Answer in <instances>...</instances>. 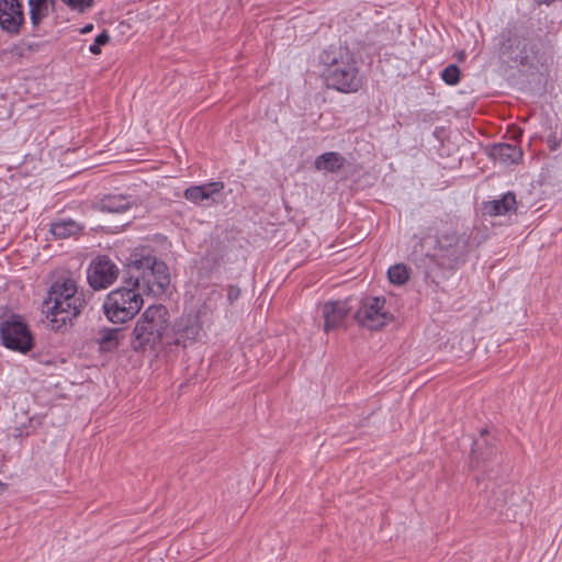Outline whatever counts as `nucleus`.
<instances>
[{
    "label": "nucleus",
    "instance_id": "nucleus-33",
    "mask_svg": "<svg viewBox=\"0 0 562 562\" xmlns=\"http://www.w3.org/2000/svg\"><path fill=\"white\" fill-rule=\"evenodd\" d=\"M5 488H7V484H4L0 481V495L5 491Z\"/></svg>",
    "mask_w": 562,
    "mask_h": 562
},
{
    "label": "nucleus",
    "instance_id": "nucleus-23",
    "mask_svg": "<svg viewBox=\"0 0 562 562\" xmlns=\"http://www.w3.org/2000/svg\"><path fill=\"white\" fill-rule=\"evenodd\" d=\"M92 296L93 292L78 291L76 284L72 283V318L81 313Z\"/></svg>",
    "mask_w": 562,
    "mask_h": 562
},
{
    "label": "nucleus",
    "instance_id": "nucleus-20",
    "mask_svg": "<svg viewBox=\"0 0 562 562\" xmlns=\"http://www.w3.org/2000/svg\"><path fill=\"white\" fill-rule=\"evenodd\" d=\"M517 201L513 192H507L498 200L490 201L485 204L484 210L488 215H505L510 211H516Z\"/></svg>",
    "mask_w": 562,
    "mask_h": 562
},
{
    "label": "nucleus",
    "instance_id": "nucleus-2",
    "mask_svg": "<svg viewBox=\"0 0 562 562\" xmlns=\"http://www.w3.org/2000/svg\"><path fill=\"white\" fill-rule=\"evenodd\" d=\"M325 66L326 86L342 93H355L363 85L356 59L347 48L325 49L319 56Z\"/></svg>",
    "mask_w": 562,
    "mask_h": 562
},
{
    "label": "nucleus",
    "instance_id": "nucleus-5",
    "mask_svg": "<svg viewBox=\"0 0 562 562\" xmlns=\"http://www.w3.org/2000/svg\"><path fill=\"white\" fill-rule=\"evenodd\" d=\"M70 277H61L48 290L47 297L42 305L50 329L66 331L70 322Z\"/></svg>",
    "mask_w": 562,
    "mask_h": 562
},
{
    "label": "nucleus",
    "instance_id": "nucleus-11",
    "mask_svg": "<svg viewBox=\"0 0 562 562\" xmlns=\"http://www.w3.org/2000/svg\"><path fill=\"white\" fill-rule=\"evenodd\" d=\"M24 23L23 5L20 0H0V27L16 35Z\"/></svg>",
    "mask_w": 562,
    "mask_h": 562
},
{
    "label": "nucleus",
    "instance_id": "nucleus-8",
    "mask_svg": "<svg viewBox=\"0 0 562 562\" xmlns=\"http://www.w3.org/2000/svg\"><path fill=\"white\" fill-rule=\"evenodd\" d=\"M384 297H367L361 301L353 318L362 327L379 330L393 319L392 314L384 311Z\"/></svg>",
    "mask_w": 562,
    "mask_h": 562
},
{
    "label": "nucleus",
    "instance_id": "nucleus-32",
    "mask_svg": "<svg viewBox=\"0 0 562 562\" xmlns=\"http://www.w3.org/2000/svg\"><path fill=\"white\" fill-rule=\"evenodd\" d=\"M555 0H535V2L538 4V5H541V4H551L553 3Z\"/></svg>",
    "mask_w": 562,
    "mask_h": 562
},
{
    "label": "nucleus",
    "instance_id": "nucleus-6",
    "mask_svg": "<svg viewBox=\"0 0 562 562\" xmlns=\"http://www.w3.org/2000/svg\"><path fill=\"white\" fill-rule=\"evenodd\" d=\"M143 303L140 292L135 286L126 284L106 295L103 302V312L111 323L123 324L138 314Z\"/></svg>",
    "mask_w": 562,
    "mask_h": 562
},
{
    "label": "nucleus",
    "instance_id": "nucleus-30",
    "mask_svg": "<svg viewBox=\"0 0 562 562\" xmlns=\"http://www.w3.org/2000/svg\"><path fill=\"white\" fill-rule=\"evenodd\" d=\"M547 145L551 151H554L560 147L561 140L558 138L555 134H551L547 138Z\"/></svg>",
    "mask_w": 562,
    "mask_h": 562
},
{
    "label": "nucleus",
    "instance_id": "nucleus-9",
    "mask_svg": "<svg viewBox=\"0 0 562 562\" xmlns=\"http://www.w3.org/2000/svg\"><path fill=\"white\" fill-rule=\"evenodd\" d=\"M119 273L117 266L109 257L98 256L88 267L87 279L93 290H102L112 285Z\"/></svg>",
    "mask_w": 562,
    "mask_h": 562
},
{
    "label": "nucleus",
    "instance_id": "nucleus-24",
    "mask_svg": "<svg viewBox=\"0 0 562 562\" xmlns=\"http://www.w3.org/2000/svg\"><path fill=\"white\" fill-rule=\"evenodd\" d=\"M387 278L391 283L402 285L408 280V271L405 265H394L387 270Z\"/></svg>",
    "mask_w": 562,
    "mask_h": 562
},
{
    "label": "nucleus",
    "instance_id": "nucleus-31",
    "mask_svg": "<svg viewBox=\"0 0 562 562\" xmlns=\"http://www.w3.org/2000/svg\"><path fill=\"white\" fill-rule=\"evenodd\" d=\"M92 30H93V24L89 23V24L85 25L82 29H80V33L87 34V33L91 32Z\"/></svg>",
    "mask_w": 562,
    "mask_h": 562
},
{
    "label": "nucleus",
    "instance_id": "nucleus-4",
    "mask_svg": "<svg viewBox=\"0 0 562 562\" xmlns=\"http://www.w3.org/2000/svg\"><path fill=\"white\" fill-rule=\"evenodd\" d=\"M170 325V315L166 306L150 305L137 319L132 333L131 346L134 351H155L162 345V339Z\"/></svg>",
    "mask_w": 562,
    "mask_h": 562
},
{
    "label": "nucleus",
    "instance_id": "nucleus-21",
    "mask_svg": "<svg viewBox=\"0 0 562 562\" xmlns=\"http://www.w3.org/2000/svg\"><path fill=\"white\" fill-rule=\"evenodd\" d=\"M122 328L103 327L99 330L97 342L103 352H112L117 349L121 340Z\"/></svg>",
    "mask_w": 562,
    "mask_h": 562
},
{
    "label": "nucleus",
    "instance_id": "nucleus-18",
    "mask_svg": "<svg viewBox=\"0 0 562 562\" xmlns=\"http://www.w3.org/2000/svg\"><path fill=\"white\" fill-rule=\"evenodd\" d=\"M346 158L337 151H327L316 157L314 167L331 173L339 172L346 165Z\"/></svg>",
    "mask_w": 562,
    "mask_h": 562
},
{
    "label": "nucleus",
    "instance_id": "nucleus-12",
    "mask_svg": "<svg viewBox=\"0 0 562 562\" xmlns=\"http://www.w3.org/2000/svg\"><path fill=\"white\" fill-rule=\"evenodd\" d=\"M201 329L202 323L198 314L183 315L173 325L177 336L175 344L186 347L188 342H193L198 339Z\"/></svg>",
    "mask_w": 562,
    "mask_h": 562
},
{
    "label": "nucleus",
    "instance_id": "nucleus-19",
    "mask_svg": "<svg viewBox=\"0 0 562 562\" xmlns=\"http://www.w3.org/2000/svg\"><path fill=\"white\" fill-rule=\"evenodd\" d=\"M132 206V198L122 193L104 195L100 201V209L109 213H122Z\"/></svg>",
    "mask_w": 562,
    "mask_h": 562
},
{
    "label": "nucleus",
    "instance_id": "nucleus-7",
    "mask_svg": "<svg viewBox=\"0 0 562 562\" xmlns=\"http://www.w3.org/2000/svg\"><path fill=\"white\" fill-rule=\"evenodd\" d=\"M0 339L2 345L13 351L26 353L33 348V337L19 315H9L0 318Z\"/></svg>",
    "mask_w": 562,
    "mask_h": 562
},
{
    "label": "nucleus",
    "instance_id": "nucleus-10",
    "mask_svg": "<svg viewBox=\"0 0 562 562\" xmlns=\"http://www.w3.org/2000/svg\"><path fill=\"white\" fill-rule=\"evenodd\" d=\"M352 299L328 301L322 305L324 331L328 333L345 327L348 315L352 312Z\"/></svg>",
    "mask_w": 562,
    "mask_h": 562
},
{
    "label": "nucleus",
    "instance_id": "nucleus-13",
    "mask_svg": "<svg viewBox=\"0 0 562 562\" xmlns=\"http://www.w3.org/2000/svg\"><path fill=\"white\" fill-rule=\"evenodd\" d=\"M532 48L527 38L522 36H512L502 46V54L506 55L509 60L520 65H527Z\"/></svg>",
    "mask_w": 562,
    "mask_h": 562
},
{
    "label": "nucleus",
    "instance_id": "nucleus-17",
    "mask_svg": "<svg viewBox=\"0 0 562 562\" xmlns=\"http://www.w3.org/2000/svg\"><path fill=\"white\" fill-rule=\"evenodd\" d=\"M490 156L505 165H512L522 158V150L514 144L501 143L491 148Z\"/></svg>",
    "mask_w": 562,
    "mask_h": 562
},
{
    "label": "nucleus",
    "instance_id": "nucleus-14",
    "mask_svg": "<svg viewBox=\"0 0 562 562\" xmlns=\"http://www.w3.org/2000/svg\"><path fill=\"white\" fill-rule=\"evenodd\" d=\"M494 497V509H498L501 513L506 506H508L507 510H509L512 506H516L517 501L525 503L521 488L514 484H506L499 487L495 491Z\"/></svg>",
    "mask_w": 562,
    "mask_h": 562
},
{
    "label": "nucleus",
    "instance_id": "nucleus-15",
    "mask_svg": "<svg viewBox=\"0 0 562 562\" xmlns=\"http://www.w3.org/2000/svg\"><path fill=\"white\" fill-rule=\"evenodd\" d=\"M224 189V183L221 181L209 182L201 186H192L184 190L183 196L194 203L200 204L204 200H210L215 193Z\"/></svg>",
    "mask_w": 562,
    "mask_h": 562
},
{
    "label": "nucleus",
    "instance_id": "nucleus-26",
    "mask_svg": "<svg viewBox=\"0 0 562 562\" xmlns=\"http://www.w3.org/2000/svg\"><path fill=\"white\" fill-rule=\"evenodd\" d=\"M50 233L56 238H67L70 236V222L60 221L53 223L50 226Z\"/></svg>",
    "mask_w": 562,
    "mask_h": 562
},
{
    "label": "nucleus",
    "instance_id": "nucleus-27",
    "mask_svg": "<svg viewBox=\"0 0 562 562\" xmlns=\"http://www.w3.org/2000/svg\"><path fill=\"white\" fill-rule=\"evenodd\" d=\"M110 42V35L106 31L100 33L95 38L93 44L90 45L89 50L93 55H99L101 53V46L108 44Z\"/></svg>",
    "mask_w": 562,
    "mask_h": 562
},
{
    "label": "nucleus",
    "instance_id": "nucleus-16",
    "mask_svg": "<svg viewBox=\"0 0 562 562\" xmlns=\"http://www.w3.org/2000/svg\"><path fill=\"white\" fill-rule=\"evenodd\" d=\"M487 430H481V437L473 441L471 449V462L479 467L481 462L488 461L495 454V448L486 438Z\"/></svg>",
    "mask_w": 562,
    "mask_h": 562
},
{
    "label": "nucleus",
    "instance_id": "nucleus-1",
    "mask_svg": "<svg viewBox=\"0 0 562 562\" xmlns=\"http://www.w3.org/2000/svg\"><path fill=\"white\" fill-rule=\"evenodd\" d=\"M476 245L472 229L460 217L446 214L435 226V246L429 258L439 268L458 270L467 261Z\"/></svg>",
    "mask_w": 562,
    "mask_h": 562
},
{
    "label": "nucleus",
    "instance_id": "nucleus-3",
    "mask_svg": "<svg viewBox=\"0 0 562 562\" xmlns=\"http://www.w3.org/2000/svg\"><path fill=\"white\" fill-rule=\"evenodd\" d=\"M123 281L127 285L135 286L138 291L142 290L147 294L160 296L170 284V274L168 266L155 256L137 257V255H134L126 265Z\"/></svg>",
    "mask_w": 562,
    "mask_h": 562
},
{
    "label": "nucleus",
    "instance_id": "nucleus-22",
    "mask_svg": "<svg viewBox=\"0 0 562 562\" xmlns=\"http://www.w3.org/2000/svg\"><path fill=\"white\" fill-rule=\"evenodd\" d=\"M59 2L68 7L70 5V0H29L32 24L34 26L40 24L42 19L47 14L49 3L56 9Z\"/></svg>",
    "mask_w": 562,
    "mask_h": 562
},
{
    "label": "nucleus",
    "instance_id": "nucleus-25",
    "mask_svg": "<svg viewBox=\"0 0 562 562\" xmlns=\"http://www.w3.org/2000/svg\"><path fill=\"white\" fill-rule=\"evenodd\" d=\"M440 76L445 83L456 86L460 81L461 71L456 64H450L441 71Z\"/></svg>",
    "mask_w": 562,
    "mask_h": 562
},
{
    "label": "nucleus",
    "instance_id": "nucleus-28",
    "mask_svg": "<svg viewBox=\"0 0 562 562\" xmlns=\"http://www.w3.org/2000/svg\"><path fill=\"white\" fill-rule=\"evenodd\" d=\"M240 294L241 291L237 285L227 286V301L229 302V304H233L235 301H237Z\"/></svg>",
    "mask_w": 562,
    "mask_h": 562
},
{
    "label": "nucleus",
    "instance_id": "nucleus-29",
    "mask_svg": "<svg viewBox=\"0 0 562 562\" xmlns=\"http://www.w3.org/2000/svg\"><path fill=\"white\" fill-rule=\"evenodd\" d=\"M93 0H72V10L78 9L83 12L86 9L92 7Z\"/></svg>",
    "mask_w": 562,
    "mask_h": 562
}]
</instances>
